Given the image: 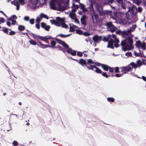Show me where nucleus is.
Masks as SVG:
<instances>
[{
  "instance_id": "f257e3e1",
  "label": "nucleus",
  "mask_w": 146,
  "mask_h": 146,
  "mask_svg": "<svg viewBox=\"0 0 146 146\" xmlns=\"http://www.w3.org/2000/svg\"><path fill=\"white\" fill-rule=\"evenodd\" d=\"M133 40L130 38H126L125 40L122 41L121 44L122 46V50L125 51L132 49L133 48Z\"/></svg>"
},
{
  "instance_id": "f03ea898",
  "label": "nucleus",
  "mask_w": 146,
  "mask_h": 146,
  "mask_svg": "<svg viewBox=\"0 0 146 146\" xmlns=\"http://www.w3.org/2000/svg\"><path fill=\"white\" fill-rule=\"evenodd\" d=\"M50 7L52 9L59 11L64 9V8L61 5L60 0H52L50 3Z\"/></svg>"
},
{
  "instance_id": "7ed1b4c3",
  "label": "nucleus",
  "mask_w": 146,
  "mask_h": 146,
  "mask_svg": "<svg viewBox=\"0 0 146 146\" xmlns=\"http://www.w3.org/2000/svg\"><path fill=\"white\" fill-rule=\"evenodd\" d=\"M56 21L54 20H50L51 23L56 26L60 27L61 25L62 27L65 28H67L68 26L64 23V18H61L58 17L56 18Z\"/></svg>"
},
{
  "instance_id": "20e7f679",
  "label": "nucleus",
  "mask_w": 146,
  "mask_h": 146,
  "mask_svg": "<svg viewBox=\"0 0 146 146\" xmlns=\"http://www.w3.org/2000/svg\"><path fill=\"white\" fill-rule=\"evenodd\" d=\"M136 27L135 25H133L132 27H130L129 29H127V31H126V33H125V37L126 38H131L133 36L131 33L134 31Z\"/></svg>"
},
{
  "instance_id": "39448f33",
  "label": "nucleus",
  "mask_w": 146,
  "mask_h": 146,
  "mask_svg": "<svg viewBox=\"0 0 146 146\" xmlns=\"http://www.w3.org/2000/svg\"><path fill=\"white\" fill-rule=\"evenodd\" d=\"M134 7L133 5H131L130 7L128 8V11L126 13V17L128 19H130L132 17L134 14Z\"/></svg>"
},
{
  "instance_id": "423d86ee",
  "label": "nucleus",
  "mask_w": 146,
  "mask_h": 146,
  "mask_svg": "<svg viewBox=\"0 0 146 146\" xmlns=\"http://www.w3.org/2000/svg\"><path fill=\"white\" fill-rule=\"evenodd\" d=\"M135 45L136 47L141 48L143 50L146 49V44L145 43L141 42L140 41L138 40L136 42Z\"/></svg>"
},
{
  "instance_id": "0eeeda50",
  "label": "nucleus",
  "mask_w": 146,
  "mask_h": 146,
  "mask_svg": "<svg viewBox=\"0 0 146 146\" xmlns=\"http://www.w3.org/2000/svg\"><path fill=\"white\" fill-rule=\"evenodd\" d=\"M87 67L88 69L92 70L97 73H102L101 70L95 66H87Z\"/></svg>"
},
{
  "instance_id": "6e6552de",
  "label": "nucleus",
  "mask_w": 146,
  "mask_h": 146,
  "mask_svg": "<svg viewBox=\"0 0 146 146\" xmlns=\"http://www.w3.org/2000/svg\"><path fill=\"white\" fill-rule=\"evenodd\" d=\"M120 68L121 70V71L123 72V74H125L126 72H129L132 70V68L129 66L121 67Z\"/></svg>"
},
{
  "instance_id": "1a4fd4ad",
  "label": "nucleus",
  "mask_w": 146,
  "mask_h": 146,
  "mask_svg": "<svg viewBox=\"0 0 146 146\" xmlns=\"http://www.w3.org/2000/svg\"><path fill=\"white\" fill-rule=\"evenodd\" d=\"M106 25L108 27V29L112 32H114L117 29V28L112 25L111 22L107 23Z\"/></svg>"
},
{
  "instance_id": "9d476101",
  "label": "nucleus",
  "mask_w": 146,
  "mask_h": 146,
  "mask_svg": "<svg viewBox=\"0 0 146 146\" xmlns=\"http://www.w3.org/2000/svg\"><path fill=\"white\" fill-rule=\"evenodd\" d=\"M116 1L119 4H121L122 7L123 9L126 8L125 6L126 1L125 0H116Z\"/></svg>"
},
{
  "instance_id": "9b49d317",
  "label": "nucleus",
  "mask_w": 146,
  "mask_h": 146,
  "mask_svg": "<svg viewBox=\"0 0 146 146\" xmlns=\"http://www.w3.org/2000/svg\"><path fill=\"white\" fill-rule=\"evenodd\" d=\"M11 3L12 4L16 7V9L17 10H18L19 9L20 4L17 0H14L13 1H11Z\"/></svg>"
},
{
  "instance_id": "f8f14e48",
  "label": "nucleus",
  "mask_w": 146,
  "mask_h": 146,
  "mask_svg": "<svg viewBox=\"0 0 146 146\" xmlns=\"http://www.w3.org/2000/svg\"><path fill=\"white\" fill-rule=\"evenodd\" d=\"M56 39L58 43L62 44L63 46L66 48H68V45L64 41L57 38H56Z\"/></svg>"
},
{
  "instance_id": "ddd939ff",
  "label": "nucleus",
  "mask_w": 146,
  "mask_h": 146,
  "mask_svg": "<svg viewBox=\"0 0 146 146\" xmlns=\"http://www.w3.org/2000/svg\"><path fill=\"white\" fill-rule=\"evenodd\" d=\"M93 40L95 42H98L101 40V37L98 35L94 36L92 38Z\"/></svg>"
},
{
  "instance_id": "4468645a",
  "label": "nucleus",
  "mask_w": 146,
  "mask_h": 146,
  "mask_svg": "<svg viewBox=\"0 0 146 146\" xmlns=\"http://www.w3.org/2000/svg\"><path fill=\"white\" fill-rule=\"evenodd\" d=\"M78 63L80 64L82 66L85 65H86V66H88L87 65V63H86V61L85 60L83 59H80L79 60H78L76 59H74Z\"/></svg>"
},
{
  "instance_id": "2eb2a0df",
  "label": "nucleus",
  "mask_w": 146,
  "mask_h": 146,
  "mask_svg": "<svg viewBox=\"0 0 146 146\" xmlns=\"http://www.w3.org/2000/svg\"><path fill=\"white\" fill-rule=\"evenodd\" d=\"M39 39H40L44 41H45L48 39H52L53 38L49 36H46L45 37L39 36L38 37Z\"/></svg>"
},
{
  "instance_id": "dca6fc26",
  "label": "nucleus",
  "mask_w": 146,
  "mask_h": 146,
  "mask_svg": "<svg viewBox=\"0 0 146 146\" xmlns=\"http://www.w3.org/2000/svg\"><path fill=\"white\" fill-rule=\"evenodd\" d=\"M41 25L42 28H44L46 31H49L50 28L49 26L46 25V24L44 23H42Z\"/></svg>"
},
{
  "instance_id": "f3484780",
  "label": "nucleus",
  "mask_w": 146,
  "mask_h": 146,
  "mask_svg": "<svg viewBox=\"0 0 146 146\" xmlns=\"http://www.w3.org/2000/svg\"><path fill=\"white\" fill-rule=\"evenodd\" d=\"M125 31H122L121 30H119L116 32V34H117L121 35L123 37H125V33H126Z\"/></svg>"
},
{
  "instance_id": "a211bd4d",
  "label": "nucleus",
  "mask_w": 146,
  "mask_h": 146,
  "mask_svg": "<svg viewBox=\"0 0 146 146\" xmlns=\"http://www.w3.org/2000/svg\"><path fill=\"white\" fill-rule=\"evenodd\" d=\"M86 17L85 15H83L81 18V21L82 24L85 25L86 24Z\"/></svg>"
},
{
  "instance_id": "6ab92c4d",
  "label": "nucleus",
  "mask_w": 146,
  "mask_h": 146,
  "mask_svg": "<svg viewBox=\"0 0 146 146\" xmlns=\"http://www.w3.org/2000/svg\"><path fill=\"white\" fill-rule=\"evenodd\" d=\"M113 40L111 39L108 42V44L107 46V47L108 48H113Z\"/></svg>"
},
{
  "instance_id": "aec40b11",
  "label": "nucleus",
  "mask_w": 146,
  "mask_h": 146,
  "mask_svg": "<svg viewBox=\"0 0 146 146\" xmlns=\"http://www.w3.org/2000/svg\"><path fill=\"white\" fill-rule=\"evenodd\" d=\"M92 19L94 23H96L98 19V15L97 14L93 15L92 16Z\"/></svg>"
},
{
  "instance_id": "412c9836",
  "label": "nucleus",
  "mask_w": 146,
  "mask_h": 146,
  "mask_svg": "<svg viewBox=\"0 0 146 146\" xmlns=\"http://www.w3.org/2000/svg\"><path fill=\"white\" fill-rule=\"evenodd\" d=\"M110 38H112L114 40V42L115 43H119V40L115 35H112L110 36Z\"/></svg>"
},
{
  "instance_id": "4be33fe9",
  "label": "nucleus",
  "mask_w": 146,
  "mask_h": 146,
  "mask_svg": "<svg viewBox=\"0 0 146 146\" xmlns=\"http://www.w3.org/2000/svg\"><path fill=\"white\" fill-rule=\"evenodd\" d=\"M79 3L80 8L84 12H86L87 9L85 8V5L82 3Z\"/></svg>"
},
{
  "instance_id": "5701e85b",
  "label": "nucleus",
  "mask_w": 146,
  "mask_h": 146,
  "mask_svg": "<svg viewBox=\"0 0 146 146\" xmlns=\"http://www.w3.org/2000/svg\"><path fill=\"white\" fill-rule=\"evenodd\" d=\"M72 7V11L73 12H75L76 11V10L78 8L79 6L78 5L73 4Z\"/></svg>"
},
{
  "instance_id": "b1692460",
  "label": "nucleus",
  "mask_w": 146,
  "mask_h": 146,
  "mask_svg": "<svg viewBox=\"0 0 146 146\" xmlns=\"http://www.w3.org/2000/svg\"><path fill=\"white\" fill-rule=\"evenodd\" d=\"M69 13V16L72 19H73L76 17V15L73 12L69 11L68 12Z\"/></svg>"
},
{
  "instance_id": "393cba45",
  "label": "nucleus",
  "mask_w": 146,
  "mask_h": 146,
  "mask_svg": "<svg viewBox=\"0 0 146 146\" xmlns=\"http://www.w3.org/2000/svg\"><path fill=\"white\" fill-rule=\"evenodd\" d=\"M37 42L40 44V46L42 48H46L48 47H50L51 46L49 45H45L42 44L39 41L37 40Z\"/></svg>"
},
{
  "instance_id": "a878e982",
  "label": "nucleus",
  "mask_w": 146,
  "mask_h": 146,
  "mask_svg": "<svg viewBox=\"0 0 146 146\" xmlns=\"http://www.w3.org/2000/svg\"><path fill=\"white\" fill-rule=\"evenodd\" d=\"M114 15L115 18H120L121 16L122 13L120 12H114Z\"/></svg>"
},
{
  "instance_id": "bb28decb",
  "label": "nucleus",
  "mask_w": 146,
  "mask_h": 146,
  "mask_svg": "<svg viewBox=\"0 0 146 146\" xmlns=\"http://www.w3.org/2000/svg\"><path fill=\"white\" fill-rule=\"evenodd\" d=\"M101 66L104 70L107 71L109 70L110 67L107 65L105 64H102Z\"/></svg>"
},
{
  "instance_id": "cd10ccee",
  "label": "nucleus",
  "mask_w": 146,
  "mask_h": 146,
  "mask_svg": "<svg viewBox=\"0 0 146 146\" xmlns=\"http://www.w3.org/2000/svg\"><path fill=\"white\" fill-rule=\"evenodd\" d=\"M39 0H30V2L32 4L36 5L38 3Z\"/></svg>"
},
{
  "instance_id": "c85d7f7f",
  "label": "nucleus",
  "mask_w": 146,
  "mask_h": 146,
  "mask_svg": "<svg viewBox=\"0 0 146 146\" xmlns=\"http://www.w3.org/2000/svg\"><path fill=\"white\" fill-rule=\"evenodd\" d=\"M40 16L41 17L42 19V18H44L46 19H48L49 18L48 16L47 15L43 13L40 14Z\"/></svg>"
},
{
  "instance_id": "c756f323",
  "label": "nucleus",
  "mask_w": 146,
  "mask_h": 146,
  "mask_svg": "<svg viewBox=\"0 0 146 146\" xmlns=\"http://www.w3.org/2000/svg\"><path fill=\"white\" fill-rule=\"evenodd\" d=\"M87 64H96V62H94V61L90 59L87 60Z\"/></svg>"
},
{
  "instance_id": "7c9ffc66",
  "label": "nucleus",
  "mask_w": 146,
  "mask_h": 146,
  "mask_svg": "<svg viewBox=\"0 0 146 146\" xmlns=\"http://www.w3.org/2000/svg\"><path fill=\"white\" fill-rule=\"evenodd\" d=\"M18 1L19 2L21 5H24L27 3L25 0H18Z\"/></svg>"
},
{
  "instance_id": "2f4dec72",
  "label": "nucleus",
  "mask_w": 146,
  "mask_h": 146,
  "mask_svg": "<svg viewBox=\"0 0 146 146\" xmlns=\"http://www.w3.org/2000/svg\"><path fill=\"white\" fill-rule=\"evenodd\" d=\"M42 18L40 16L39 17H37L35 20V22L36 23H39L42 20Z\"/></svg>"
},
{
  "instance_id": "473e14b6",
  "label": "nucleus",
  "mask_w": 146,
  "mask_h": 146,
  "mask_svg": "<svg viewBox=\"0 0 146 146\" xmlns=\"http://www.w3.org/2000/svg\"><path fill=\"white\" fill-rule=\"evenodd\" d=\"M9 29H8L6 28H4L2 30V31L4 33H5L8 35L9 34Z\"/></svg>"
},
{
  "instance_id": "72a5a7b5",
  "label": "nucleus",
  "mask_w": 146,
  "mask_h": 146,
  "mask_svg": "<svg viewBox=\"0 0 146 146\" xmlns=\"http://www.w3.org/2000/svg\"><path fill=\"white\" fill-rule=\"evenodd\" d=\"M133 2L137 5H139L141 2V0H133Z\"/></svg>"
},
{
  "instance_id": "f704fd0d",
  "label": "nucleus",
  "mask_w": 146,
  "mask_h": 146,
  "mask_svg": "<svg viewBox=\"0 0 146 146\" xmlns=\"http://www.w3.org/2000/svg\"><path fill=\"white\" fill-rule=\"evenodd\" d=\"M29 42L31 44L33 45H36L37 44V43L36 42L33 40H29Z\"/></svg>"
},
{
  "instance_id": "c9c22d12",
  "label": "nucleus",
  "mask_w": 146,
  "mask_h": 146,
  "mask_svg": "<svg viewBox=\"0 0 146 146\" xmlns=\"http://www.w3.org/2000/svg\"><path fill=\"white\" fill-rule=\"evenodd\" d=\"M131 53L130 52H126L125 54V58H127L129 56H131Z\"/></svg>"
},
{
  "instance_id": "e433bc0d",
  "label": "nucleus",
  "mask_w": 146,
  "mask_h": 146,
  "mask_svg": "<svg viewBox=\"0 0 146 146\" xmlns=\"http://www.w3.org/2000/svg\"><path fill=\"white\" fill-rule=\"evenodd\" d=\"M129 65L131 66H132V67L134 68H136L138 66L136 64L133 63V62L129 64Z\"/></svg>"
},
{
  "instance_id": "4c0bfd02",
  "label": "nucleus",
  "mask_w": 146,
  "mask_h": 146,
  "mask_svg": "<svg viewBox=\"0 0 146 146\" xmlns=\"http://www.w3.org/2000/svg\"><path fill=\"white\" fill-rule=\"evenodd\" d=\"M107 100L110 102H113L114 101L115 99L113 98H107Z\"/></svg>"
},
{
  "instance_id": "58836bf2",
  "label": "nucleus",
  "mask_w": 146,
  "mask_h": 146,
  "mask_svg": "<svg viewBox=\"0 0 146 146\" xmlns=\"http://www.w3.org/2000/svg\"><path fill=\"white\" fill-rule=\"evenodd\" d=\"M50 43L52 45L50 47H53L56 44V42L54 40H52L51 41Z\"/></svg>"
},
{
  "instance_id": "ea45409f",
  "label": "nucleus",
  "mask_w": 146,
  "mask_h": 146,
  "mask_svg": "<svg viewBox=\"0 0 146 146\" xmlns=\"http://www.w3.org/2000/svg\"><path fill=\"white\" fill-rule=\"evenodd\" d=\"M71 35V34L67 35H63L62 34H60L58 35V36H60L62 37H67Z\"/></svg>"
},
{
  "instance_id": "a19ab883",
  "label": "nucleus",
  "mask_w": 146,
  "mask_h": 146,
  "mask_svg": "<svg viewBox=\"0 0 146 146\" xmlns=\"http://www.w3.org/2000/svg\"><path fill=\"white\" fill-rule=\"evenodd\" d=\"M9 31H10V32H9L8 35H14L15 34V31H11L10 29H9Z\"/></svg>"
},
{
  "instance_id": "79ce46f5",
  "label": "nucleus",
  "mask_w": 146,
  "mask_h": 146,
  "mask_svg": "<svg viewBox=\"0 0 146 146\" xmlns=\"http://www.w3.org/2000/svg\"><path fill=\"white\" fill-rule=\"evenodd\" d=\"M18 29L20 31H23L25 29L24 27L22 25H20L19 26Z\"/></svg>"
},
{
  "instance_id": "37998d69",
  "label": "nucleus",
  "mask_w": 146,
  "mask_h": 146,
  "mask_svg": "<svg viewBox=\"0 0 146 146\" xmlns=\"http://www.w3.org/2000/svg\"><path fill=\"white\" fill-rule=\"evenodd\" d=\"M76 32L77 33L81 35L82 34V32L80 30L77 29L76 30Z\"/></svg>"
},
{
  "instance_id": "c03bdc74",
  "label": "nucleus",
  "mask_w": 146,
  "mask_h": 146,
  "mask_svg": "<svg viewBox=\"0 0 146 146\" xmlns=\"http://www.w3.org/2000/svg\"><path fill=\"white\" fill-rule=\"evenodd\" d=\"M137 66H140L142 64L141 61L140 60H138L137 61Z\"/></svg>"
},
{
  "instance_id": "a18cd8bd",
  "label": "nucleus",
  "mask_w": 146,
  "mask_h": 146,
  "mask_svg": "<svg viewBox=\"0 0 146 146\" xmlns=\"http://www.w3.org/2000/svg\"><path fill=\"white\" fill-rule=\"evenodd\" d=\"M35 19H32L29 20V23L31 24H33L34 23Z\"/></svg>"
},
{
  "instance_id": "49530a36",
  "label": "nucleus",
  "mask_w": 146,
  "mask_h": 146,
  "mask_svg": "<svg viewBox=\"0 0 146 146\" xmlns=\"http://www.w3.org/2000/svg\"><path fill=\"white\" fill-rule=\"evenodd\" d=\"M114 70H115V72H119V68L118 67L114 68Z\"/></svg>"
},
{
  "instance_id": "de8ad7c7",
  "label": "nucleus",
  "mask_w": 146,
  "mask_h": 146,
  "mask_svg": "<svg viewBox=\"0 0 146 146\" xmlns=\"http://www.w3.org/2000/svg\"><path fill=\"white\" fill-rule=\"evenodd\" d=\"M137 11L139 13H141L142 11V9L141 7H138L137 9Z\"/></svg>"
},
{
  "instance_id": "09e8293b",
  "label": "nucleus",
  "mask_w": 146,
  "mask_h": 146,
  "mask_svg": "<svg viewBox=\"0 0 146 146\" xmlns=\"http://www.w3.org/2000/svg\"><path fill=\"white\" fill-rule=\"evenodd\" d=\"M29 17L28 16H25L24 18V20L26 21H28L29 20Z\"/></svg>"
},
{
  "instance_id": "8fccbe9b",
  "label": "nucleus",
  "mask_w": 146,
  "mask_h": 146,
  "mask_svg": "<svg viewBox=\"0 0 146 146\" xmlns=\"http://www.w3.org/2000/svg\"><path fill=\"white\" fill-rule=\"evenodd\" d=\"M123 74V73L122 74H115L114 76L116 77H119L121 76Z\"/></svg>"
},
{
  "instance_id": "3c124183",
  "label": "nucleus",
  "mask_w": 146,
  "mask_h": 146,
  "mask_svg": "<svg viewBox=\"0 0 146 146\" xmlns=\"http://www.w3.org/2000/svg\"><path fill=\"white\" fill-rule=\"evenodd\" d=\"M76 51L72 50L71 54L73 56H75L76 54Z\"/></svg>"
},
{
  "instance_id": "603ef678",
  "label": "nucleus",
  "mask_w": 146,
  "mask_h": 146,
  "mask_svg": "<svg viewBox=\"0 0 146 146\" xmlns=\"http://www.w3.org/2000/svg\"><path fill=\"white\" fill-rule=\"evenodd\" d=\"M74 31V28L72 26H70V32H73Z\"/></svg>"
},
{
  "instance_id": "864d4df0",
  "label": "nucleus",
  "mask_w": 146,
  "mask_h": 146,
  "mask_svg": "<svg viewBox=\"0 0 146 146\" xmlns=\"http://www.w3.org/2000/svg\"><path fill=\"white\" fill-rule=\"evenodd\" d=\"M5 22V20L3 18H0V24L3 23Z\"/></svg>"
},
{
  "instance_id": "5fc2aeb1",
  "label": "nucleus",
  "mask_w": 146,
  "mask_h": 146,
  "mask_svg": "<svg viewBox=\"0 0 146 146\" xmlns=\"http://www.w3.org/2000/svg\"><path fill=\"white\" fill-rule=\"evenodd\" d=\"M77 55L78 56L81 57L82 56V53L81 52H78L77 53Z\"/></svg>"
},
{
  "instance_id": "6e6d98bb",
  "label": "nucleus",
  "mask_w": 146,
  "mask_h": 146,
  "mask_svg": "<svg viewBox=\"0 0 146 146\" xmlns=\"http://www.w3.org/2000/svg\"><path fill=\"white\" fill-rule=\"evenodd\" d=\"M73 19L74 20V21L77 24H79V21L78 20V19L76 18H74V19Z\"/></svg>"
},
{
  "instance_id": "4d7b16f0",
  "label": "nucleus",
  "mask_w": 146,
  "mask_h": 146,
  "mask_svg": "<svg viewBox=\"0 0 146 146\" xmlns=\"http://www.w3.org/2000/svg\"><path fill=\"white\" fill-rule=\"evenodd\" d=\"M102 75L106 77V78H108V75L105 72H104L102 74Z\"/></svg>"
},
{
  "instance_id": "13d9d810",
  "label": "nucleus",
  "mask_w": 146,
  "mask_h": 146,
  "mask_svg": "<svg viewBox=\"0 0 146 146\" xmlns=\"http://www.w3.org/2000/svg\"><path fill=\"white\" fill-rule=\"evenodd\" d=\"M13 144L14 146H17L18 145V143L17 141H14L13 142Z\"/></svg>"
},
{
  "instance_id": "bf43d9fd",
  "label": "nucleus",
  "mask_w": 146,
  "mask_h": 146,
  "mask_svg": "<svg viewBox=\"0 0 146 146\" xmlns=\"http://www.w3.org/2000/svg\"><path fill=\"white\" fill-rule=\"evenodd\" d=\"M114 70V68H110L109 67V70L110 72H112Z\"/></svg>"
},
{
  "instance_id": "052dcab7",
  "label": "nucleus",
  "mask_w": 146,
  "mask_h": 146,
  "mask_svg": "<svg viewBox=\"0 0 146 146\" xmlns=\"http://www.w3.org/2000/svg\"><path fill=\"white\" fill-rule=\"evenodd\" d=\"M12 24L13 25H14L17 23V22L15 20L12 19Z\"/></svg>"
},
{
  "instance_id": "680f3d73",
  "label": "nucleus",
  "mask_w": 146,
  "mask_h": 146,
  "mask_svg": "<svg viewBox=\"0 0 146 146\" xmlns=\"http://www.w3.org/2000/svg\"><path fill=\"white\" fill-rule=\"evenodd\" d=\"M72 51V50L71 48H69L68 49V50H67V52L68 53L71 54Z\"/></svg>"
},
{
  "instance_id": "e2e57ef3",
  "label": "nucleus",
  "mask_w": 146,
  "mask_h": 146,
  "mask_svg": "<svg viewBox=\"0 0 146 146\" xmlns=\"http://www.w3.org/2000/svg\"><path fill=\"white\" fill-rule=\"evenodd\" d=\"M91 40V39L90 38V37H88L87 38H86V39L85 41L87 42H88L90 41V40Z\"/></svg>"
},
{
  "instance_id": "0e129e2a",
  "label": "nucleus",
  "mask_w": 146,
  "mask_h": 146,
  "mask_svg": "<svg viewBox=\"0 0 146 146\" xmlns=\"http://www.w3.org/2000/svg\"><path fill=\"white\" fill-rule=\"evenodd\" d=\"M36 27L38 29H39L40 28V25L39 23H36Z\"/></svg>"
},
{
  "instance_id": "69168bd1",
  "label": "nucleus",
  "mask_w": 146,
  "mask_h": 146,
  "mask_svg": "<svg viewBox=\"0 0 146 146\" xmlns=\"http://www.w3.org/2000/svg\"><path fill=\"white\" fill-rule=\"evenodd\" d=\"M84 35L85 36H88L90 34L87 32H84Z\"/></svg>"
},
{
  "instance_id": "338daca9",
  "label": "nucleus",
  "mask_w": 146,
  "mask_h": 146,
  "mask_svg": "<svg viewBox=\"0 0 146 146\" xmlns=\"http://www.w3.org/2000/svg\"><path fill=\"white\" fill-rule=\"evenodd\" d=\"M106 13L107 14L109 15H111V14L112 12L110 11H107Z\"/></svg>"
},
{
  "instance_id": "774afa93",
  "label": "nucleus",
  "mask_w": 146,
  "mask_h": 146,
  "mask_svg": "<svg viewBox=\"0 0 146 146\" xmlns=\"http://www.w3.org/2000/svg\"><path fill=\"white\" fill-rule=\"evenodd\" d=\"M11 17L12 18V19H17V17L15 15H13L11 16Z\"/></svg>"
}]
</instances>
